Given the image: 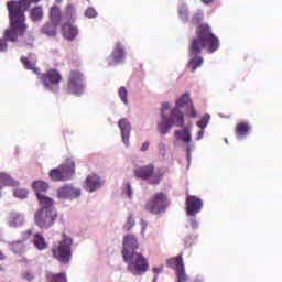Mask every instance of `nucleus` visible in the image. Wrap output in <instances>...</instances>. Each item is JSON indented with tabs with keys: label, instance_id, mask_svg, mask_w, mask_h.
<instances>
[{
	"label": "nucleus",
	"instance_id": "f257e3e1",
	"mask_svg": "<svg viewBox=\"0 0 282 282\" xmlns=\"http://www.w3.org/2000/svg\"><path fill=\"white\" fill-rule=\"evenodd\" d=\"M204 50L208 54H215L219 50V37L213 34V30L208 24H199L196 26V36L189 41L191 61L187 63V69L195 72L204 65V57L199 56Z\"/></svg>",
	"mask_w": 282,
	"mask_h": 282
},
{
	"label": "nucleus",
	"instance_id": "f03ea898",
	"mask_svg": "<svg viewBox=\"0 0 282 282\" xmlns=\"http://www.w3.org/2000/svg\"><path fill=\"white\" fill-rule=\"evenodd\" d=\"M9 12L10 28L4 31V39L11 43H17L19 36H24L28 32V24H25V14L21 13L17 9L7 6Z\"/></svg>",
	"mask_w": 282,
	"mask_h": 282
},
{
	"label": "nucleus",
	"instance_id": "7ed1b4c3",
	"mask_svg": "<svg viewBox=\"0 0 282 282\" xmlns=\"http://www.w3.org/2000/svg\"><path fill=\"white\" fill-rule=\"evenodd\" d=\"M72 243H74V239L62 234V240L52 247L54 259H57L61 263H69L72 259Z\"/></svg>",
	"mask_w": 282,
	"mask_h": 282
},
{
	"label": "nucleus",
	"instance_id": "20e7f679",
	"mask_svg": "<svg viewBox=\"0 0 282 282\" xmlns=\"http://www.w3.org/2000/svg\"><path fill=\"white\" fill-rule=\"evenodd\" d=\"M122 257L124 263H128V270L131 274H144L149 270V260L142 253L132 252Z\"/></svg>",
	"mask_w": 282,
	"mask_h": 282
},
{
	"label": "nucleus",
	"instance_id": "39448f33",
	"mask_svg": "<svg viewBox=\"0 0 282 282\" xmlns=\"http://www.w3.org/2000/svg\"><path fill=\"white\" fill-rule=\"evenodd\" d=\"M134 176L137 180H144L152 185H158L160 184V182H162V177H164V172H162V170L160 169L155 170V166H153V164H149L134 170Z\"/></svg>",
	"mask_w": 282,
	"mask_h": 282
},
{
	"label": "nucleus",
	"instance_id": "423d86ee",
	"mask_svg": "<svg viewBox=\"0 0 282 282\" xmlns=\"http://www.w3.org/2000/svg\"><path fill=\"white\" fill-rule=\"evenodd\" d=\"M169 204V196L162 192H159L155 193L145 204V210L152 215H162V213H166Z\"/></svg>",
	"mask_w": 282,
	"mask_h": 282
},
{
	"label": "nucleus",
	"instance_id": "0eeeda50",
	"mask_svg": "<svg viewBox=\"0 0 282 282\" xmlns=\"http://www.w3.org/2000/svg\"><path fill=\"white\" fill-rule=\"evenodd\" d=\"M75 171H76V164L74 163V161L68 159L59 167L51 170L50 178L53 182H65L67 180H72Z\"/></svg>",
	"mask_w": 282,
	"mask_h": 282
},
{
	"label": "nucleus",
	"instance_id": "6e6552de",
	"mask_svg": "<svg viewBox=\"0 0 282 282\" xmlns=\"http://www.w3.org/2000/svg\"><path fill=\"white\" fill-rule=\"evenodd\" d=\"M58 213L56 210L39 209L34 214V223L42 230H47L56 224Z\"/></svg>",
	"mask_w": 282,
	"mask_h": 282
},
{
	"label": "nucleus",
	"instance_id": "1a4fd4ad",
	"mask_svg": "<svg viewBox=\"0 0 282 282\" xmlns=\"http://www.w3.org/2000/svg\"><path fill=\"white\" fill-rule=\"evenodd\" d=\"M37 78L40 83H42L43 87H45V89H48V91H54V87L55 89H58L63 80V76L56 69H48L46 73L40 72Z\"/></svg>",
	"mask_w": 282,
	"mask_h": 282
},
{
	"label": "nucleus",
	"instance_id": "9d476101",
	"mask_svg": "<svg viewBox=\"0 0 282 282\" xmlns=\"http://www.w3.org/2000/svg\"><path fill=\"white\" fill-rule=\"evenodd\" d=\"M83 89H85L83 73H80V70H70L67 82V93L74 96H80Z\"/></svg>",
	"mask_w": 282,
	"mask_h": 282
},
{
	"label": "nucleus",
	"instance_id": "9b49d317",
	"mask_svg": "<svg viewBox=\"0 0 282 282\" xmlns=\"http://www.w3.org/2000/svg\"><path fill=\"white\" fill-rule=\"evenodd\" d=\"M185 204V210L188 217H195V215L202 213V208H204V202L199 197L193 195H187Z\"/></svg>",
	"mask_w": 282,
	"mask_h": 282
},
{
	"label": "nucleus",
	"instance_id": "f8f14e48",
	"mask_svg": "<svg viewBox=\"0 0 282 282\" xmlns=\"http://www.w3.org/2000/svg\"><path fill=\"white\" fill-rule=\"evenodd\" d=\"M138 248H140V243L138 242V238H135V236L126 235L123 237V250L121 252L122 257L133 254Z\"/></svg>",
	"mask_w": 282,
	"mask_h": 282
},
{
	"label": "nucleus",
	"instance_id": "ddd939ff",
	"mask_svg": "<svg viewBox=\"0 0 282 282\" xmlns=\"http://www.w3.org/2000/svg\"><path fill=\"white\" fill-rule=\"evenodd\" d=\"M39 1L41 0H20V1L10 0L9 2H7V6H9V8H12L13 10H17L22 14H25V12L30 10V6H32V3H39Z\"/></svg>",
	"mask_w": 282,
	"mask_h": 282
},
{
	"label": "nucleus",
	"instance_id": "4468645a",
	"mask_svg": "<svg viewBox=\"0 0 282 282\" xmlns=\"http://www.w3.org/2000/svg\"><path fill=\"white\" fill-rule=\"evenodd\" d=\"M57 196L59 199H76V197H80V189L72 186H64L57 191Z\"/></svg>",
	"mask_w": 282,
	"mask_h": 282
},
{
	"label": "nucleus",
	"instance_id": "2eb2a0df",
	"mask_svg": "<svg viewBox=\"0 0 282 282\" xmlns=\"http://www.w3.org/2000/svg\"><path fill=\"white\" fill-rule=\"evenodd\" d=\"M121 61H124V46L122 43H117L108 63L109 65H116L117 63H121Z\"/></svg>",
	"mask_w": 282,
	"mask_h": 282
},
{
	"label": "nucleus",
	"instance_id": "dca6fc26",
	"mask_svg": "<svg viewBox=\"0 0 282 282\" xmlns=\"http://www.w3.org/2000/svg\"><path fill=\"white\" fill-rule=\"evenodd\" d=\"M118 127L121 131L122 141L126 147H129V138L131 135V123L127 118L120 119Z\"/></svg>",
	"mask_w": 282,
	"mask_h": 282
},
{
	"label": "nucleus",
	"instance_id": "f3484780",
	"mask_svg": "<svg viewBox=\"0 0 282 282\" xmlns=\"http://www.w3.org/2000/svg\"><path fill=\"white\" fill-rule=\"evenodd\" d=\"M100 186H102V181L100 180V176H98L97 174L88 175L84 185L88 193H94V191H98Z\"/></svg>",
	"mask_w": 282,
	"mask_h": 282
},
{
	"label": "nucleus",
	"instance_id": "a211bd4d",
	"mask_svg": "<svg viewBox=\"0 0 282 282\" xmlns=\"http://www.w3.org/2000/svg\"><path fill=\"white\" fill-rule=\"evenodd\" d=\"M170 124H172V127H184V113L180 111V108L175 107L171 110Z\"/></svg>",
	"mask_w": 282,
	"mask_h": 282
},
{
	"label": "nucleus",
	"instance_id": "6ab92c4d",
	"mask_svg": "<svg viewBox=\"0 0 282 282\" xmlns=\"http://www.w3.org/2000/svg\"><path fill=\"white\" fill-rule=\"evenodd\" d=\"M250 131H252V126L246 121L237 123L235 128V133L238 140L250 135Z\"/></svg>",
	"mask_w": 282,
	"mask_h": 282
},
{
	"label": "nucleus",
	"instance_id": "aec40b11",
	"mask_svg": "<svg viewBox=\"0 0 282 282\" xmlns=\"http://www.w3.org/2000/svg\"><path fill=\"white\" fill-rule=\"evenodd\" d=\"M62 34H63L64 39H66L67 41H74V39H76V36H78V28H76L69 23H65L62 26Z\"/></svg>",
	"mask_w": 282,
	"mask_h": 282
},
{
	"label": "nucleus",
	"instance_id": "412c9836",
	"mask_svg": "<svg viewBox=\"0 0 282 282\" xmlns=\"http://www.w3.org/2000/svg\"><path fill=\"white\" fill-rule=\"evenodd\" d=\"M8 221H9V226H11V228H17L19 226H23L25 218L20 213L11 212L9 214Z\"/></svg>",
	"mask_w": 282,
	"mask_h": 282
},
{
	"label": "nucleus",
	"instance_id": "4be33fe9",
	"mask_svg": "<svg viewBox=\"0 0 282 282\" xmlns=\"http://www.w3.org/2000/svg\"><path fill=\"white\" fill-rule=\"evenodd\" d=\"M166 265L176 272L184 270V260L182 259V254L167 259Z\"/></svg>",
	"mask_w": 282,
	"mask_h": 282
},
{
	"label": "nucleus",
	"instance_id": "5701e85b",
	"mask_svg": "<svg viewBox=\"0 0 282 282\" xmlns=\"http://www.w3.org/2000/svg\"><path fill=\"white\" fill-rule=\"evenodd\" d=\"M21 63L25 67V69H29L30 72L36 74V76L41 74V69L36 67V62L30 59V57L22 56Z\"/></svg>",
	"mask_w": 282,
	"mask_h": 282
},
{
	"label": "nucleus",
	"instance_id": "b1692460",
	"mask_svg": "<svg viewBox=\"0 0 282 282\" xmlns=\"http://www.w3.org/2000/svg\"><path fill=\"white\" fill-rule=\"evenodd\" d=\"M32 243L36 250H47L48 248L47 241H45V237H43L41 234H35L33 236Z\"/></svg>",
	"mask_w": 282,
	"mask_h": 282
},
{
	"label": "nucleus",
	"instance_id": "393cba45",
	"mask_svg": "<svg viewBox=\"0 0 282 282\" xmlns=\"http://www.w3.org/2000/svg\"><path fill=\"white\" fill-rule=\"evenodd\" d=\"M171 127H173V123H170L169 118L163 113L162 122L158 124L159 133H161V135H166V133L171 131Z\"/></svg>",
	"mask_w": 282,
	"mask_h": 282
},
{
	"label": "nucleus",
	"instance_id": "a878e982",
	"mask_svg": "<svg viewBox=\"0 0 282 282\" xmlns=\"http://www.w3.org/2000/svg\"><path fill=\"white\" fill-rule=\"evenodd\" d=\"M37 199L42 206L40 210H56V208H54V200H52V198L43 195L37 196Z\"/></svg>",
	"mask_w": 282,
	"mask_h": 282
},
{
	"label": "nucleus",
	"instance_id": "bb28decb",
	"mask_svg": "<svg viewBox=\"0 0 282 282\" xmlns=\"http://www.w3.org/2000/svg\"><path fill=\"white\" fill-rule=\"evenodd\" d=\"M32 186L35 191L36 197H42L43 193H46L47 188H50V185L43 181H35Z\"/></svg>",
	"mask_w": 282,
	"mask_h": 282
},
{
	"label": "nucleus",
	"instance_id": "cd10ccee",
	"mask_svg": "<svg viewBox=\"0 0 282 282\" xmlns=\"http://www.w3.org/2000/svg\"><path fill=\"white\" fill-rule=\"evenodd\" d=\"M46 281L47 282H67V273L46 272Z\"/></svg>",
	"mask_w": 282,
	"mask_h": 282
},
{
	"label": "nucleus",
	"instance_id": "c85d7f7f",
	"mask_svg": "<svg viewBox=\"0 0 282 282\" xmlns=\"http://www.w3.org/2000/svg\"><path fill=\"white\" fill-rule=\"evenodd\" d=\"M182 107H193V101L191 100V95L188 93L183 94L176 100V108L182 109Z\"/></svg>",
	"mask_w": 282,
	"mask_h": 282
},
{
	"label": "nucleus",
	"instance_id": "c756f323",
	"mask_svg": "<svg viewBox=\"0 0 282 282\" xmlns=\"http://www.w3.org/2000/svg\"><path fill=\"white\" fill-rule=\"evenodd\" d=\"M50 17H51L52 23H55L58 25V23H61V21H63L61 8H58L56 6L52 7L51 11H50Z\"/></svg>",
	"mask_w": 282,
	"mask_h": 282
},
{
	"label": "nucleus",
	"instance_id": "7c9ffc66",
	"mask_svg": "<svg viewBox=\"0 0 282 282\" xmlns=\"http://www.w3.org/2000/svg\"><path fill=\"white\" fill-rule=\"evenodd\" d=\"M56 23L54 22H47L42 26V33L46 36H56Z\"/></svg>",
	"mask_w": 282,
	"mask_h": 282
},
{
	"label": "nucleus",
	"instance_id": "2f4dec72",
	"mask_svg": "<svg viewBox=\"0 0 282 282\" xmlns=\"http://www.w3.org/2000/svg\"><path fill=\"white\" fill-rule=\"evenodd\" d=\"M177 140H183V142H191V131L185 128L184 130H176L174 133Z\"/></svg>",
	"mask_w": 282,
	"mask_h": 282
},
{
	"label": "nucleus",
	"instance_id": "473e14b6",
	"mask_svg": "<svg viewBox=\"0 0 282 282\" xmlns=\"http://www.w3.org/2000/svg\"><path fill=\"white\" fill-rule=\"evenodd\" d=\"M31 19L32 21H41L43 19V8L35 7L31 10Z\"/></svg>",
	"mask_w": 282,
	"mask_h": 282
},
{
	"label": "nucleus",
	"instance_id": "72a5a7b5",
	"mask_svg": "<svg viewBox=\"0 0 282 282\" xmlns=\"http://www.w3.org/2000/svg\"><path fill=\"white\" fill-rule=\"evenodd\" d=\"M118 94H119L120 100L123 101V105H129V99H128L129 91L127 90V88L124 86H121L119 88Z\"/></svg>",
	"mask_w": 282,
	"mask_h": 282
},
{
	"label": "nucleus",
	"instance_id": "f704fd0d",
	"mask_svg": "<svg viewBox=\"0 0 282 282\" xmlns=\"http://www.w3.org/2000/svg\"><path fill=\"white\" fill-rule=\"evenodd\" d=\"M208 122H210V115H205L199 121L196 122V126L204 130L206 127H208Z\"/></svg>",
	"mask_w": 282,
	"mask_h": 282
},
{
	"label": "nucleus",
	"instance_id": "c9c22d12",
	"mask_svg": "<svg viewBox=\"0 0 282 282\" xmlns=\"http://www.w3.org/2000/svg\"><path fill=\"white\" fill-rule=\"evenodd\" d=\"M176 282H187L188 275L186 274V269H181L180 271H176Z\"/></svg>",
	"mask_w": 282,
	"mask_h": 282
},
{
	"label": "nucleus",
	"instance_id": "e433bc0d",
	"mask_svg": "<svg viewBox=\"0 0 282 282\" xmlns=\"http://www.w3.org/2000/svg\"><path fill=\"white\" fill-rule=\"evenodd\" d=\"M135 226V219L133 218V215H130L126 221V230H131Z\"/></svg>",
	"mask_w": 282,
	"mask_h": 282
},
{
	"label": "nucleus",
	"instance_id": "4c0bfd02",
	"mask_svg": "<svg viewBox=\"0 0 282 282\" xmlns=\"http://www.w3.org/2000/svg\"><path fill=\"white\" fill-rule=\"evenodd\" d=\"M178 14L182 21H188V9L186 7H182L178 11Z\"/></svg>",
	"mask_w": 282,
	"mask_h": 282
},
{
	"label": "nucleus",
	"instance_id": "58836bf2",
	"mask_svg": "<svg viewBox=\"0 0 282 282\" xmlns=\"http://www.w3.org/2000/svg\"><path fill=\"white\" fill-rule=\"evenodd\" d=\"M14 197H18L19 199H25V197H28V189H15Z\"/></svg>",
	"mask_w": 282,
	"mask_h": 282
},
{
	"label": "nucleus",
	"instance_id": "ea45409f",
	"mask_svg": "<svg viewBox=\"0 0 282 282\" xmlns=\"http://www.w3.org/2000/svg\"><path fill=\"white\" fill-rule=\"evenodd\" d=\"M85 14L88 17V19H96V17H98V12H96V9L94 8H88Z\"/></svg>",
	"mask_w": 282,
	"mask_h": 282
},
{
	"label": "nucleus",
	"instance_id": "a19ab883",
	"mask_svg": "<svg viewBox=\"0 0 282 282\" xmlns=\"http://www.w3.org/2000/svg\"><path fill=\"white\" fill-rule=\"evenodd\" d=\"M22 278L24 279V281H28V282H32L35 279L34 273L32 271H25L22 274Z\"/></svg>",
	"mask_w": 282,
	"mask_h": 282
},
{
	"label": "nucleus",
	"instance_id": "79ce46f5",
	"mask_svg": "<svg viewBox=\"0 0 282 282\" xmlns=\"http://www.w3.org/2000/svg\"><path fill=\"white\" fill-rule=\"evenodd\" d=\"M203 19H204V15H203L202 13H196V14H194V17L192 18V23L197 24V23L202 22Z\"/></svg>",
	"mask_w": 282,
	"mask_h": 282
},
{
	"label": "nucleus",
	"instance_id": "37998d69",
	"mask_svg": "<svg viewBox=\"0 0 282 282\" xmlns=\"http://www.w3.org/2000/svg\"><path fill=\"white\" fill-rule=\"evenodd\" d=\"M34 234V231L32 229H29L26 231L22 232V239L24 241H28V239H30L32 237V235Z\"/></svg>",
	"mask_w": 282,
	"mask_h": 282
},
{
	"label": "nucleus",
	"instance_id": "c03bdc74",
	"mask_svg": "<svg viewBox=\"0 0 282 282\" xmlns=\"http://www.w3.org/2000/svg\"><path fill=\"white\" fill-rule=\"evenodd\" d=\"M8 50V41L6 39H0V52H6Z\"/></svg>",
	"mask_w": 282,
	"mask_h": 282
},
{
	"label": "nucleus",
	"instance_id": "a18cd8bd",
	"mask_svg": "<svg viewBox=\"0 0 282 282\" xmlns=\"http://www.w3.org/2000/svg\"><path fill=\"white\" fill-rule=\"evenodd\" d=\"M191 108L189 118H197V111H195V106H188Z\"/></svg>",
	"mask_w": 282,
	"mask_h": 282
},
{
	"label": "nucleus",
	"instance_id": "49530a36",
	"mask_svg": "<svg viewBox=\"0 0 282 282\" xmlns=\"http://www.w3.org/2000/svg\"><path fill=\"white\" fill-rule=\"evenodd\" d=\"M189 224H191L193 230H195L197 228V220L195 218L189 219Z\"/></svg>",
	"mask_w": 282,
	"mask_h": 282
},
{
	"label": "nucleus",
	"instance_id": "de8ad7c7",
	"mask_svg": "<svg viewBox=\"0 0 282 282\" xmlns=\"http://www.w3.org/2000/svg\"><path fill=\"white\" fill-rule=\"evenodd\" d=\"M73 12H74V6L68 4V6L66 7V13H67V14H73Z\"/></svg>",
	"mask_w": 282,
	"mask_h": 282
},
{
	"label": "nucleus",
	"instance_id": "09e8293b",
	"mask_svg": "<svg viewBox=\"0 0 282 282\" xmlns=\"http://www.w3.org/2000/svg\"><path fill=\"white\" fill-rule=\"evenodd\" d=\"M150 144H151V143H149V141H145V142L142 144V147H141V151H148Z\"/></svg>",
	"mask_w": 282,
	"mask_h": 282
},
{
	"label": "nucleus",
	"instance_id": "8fccbe9b",
	"mask_svg": "<svg viewBox=\"0 0 282 282\" xmlns=\"http://www.w3.org/2000/svg\"><path fill=\"white\" fill-rule=\"evenodd\" d=\"M127 187H128V196L133 197V191L131 189V183H127Z\"/></svg>",
	"mask_w": 282,
	"mask_h": 282
},
{
	"label": "nucleus",
	"instance_id": "3c124183",
	"mask_svg": "<svg viewBox=\"0 0 282 282\" xmlns=\"http://www.w3.org/2000/svg\"><path fill=\"white\" fill-rule=\"evenodd\" d=\"M152 270L154 273H156V275L154 276V281H158V274H160V272H162V270H160V268H158V267H154Z\"/></svg>",
	"mask_w": 282,
	"mask_h": 282
},
{
	"label": "nucleus",
	"instance_id": "603ef678",
	"mask_svg": "<svg viewBox=\"0 0 282 282\" xmlns=\"http://www.w3.org/2000/svg\"><path fill=\"white\" fill-rule=\"evenodd\" d=\"M170 107H171V106L169 105V102H164V104L162 105V112L164 113V111L169 110Z\"/></svg>",
	"mask_w": 282,
	"mask_h": 282
},
{
	"label": "nucleus",
	"instance_id": "864d4df0",
	"mask_svg": "<svg viewBox=\"0 0 282 282\" xmlns=\"http://www.w3.org/2000/svg\"><path fill=\"white\" fill-rule=\"evenodd\" d=\"M203 138H204V130L202 129L200 131H198L196 140H202Z\"/></svg>",
	"mask_w": 282,
	"mask_h": 282
},
{
	"label": "nucleus",
	"instance_id": "5fc2aeb1",
	"mask_svg": "<svg viewBox=\"0 0 282 282\" xmlns=\"http://www.w3.org/2000/svg\"><path fill=\"white\" fill-rule=\"evenodd\" d=\"M166 145L164 143H159V151H165Z\"/></svg>",
	"mask_w": 282,
	"mask_h": 282
},
{
	"label": "nucleus",
	"instance_id": "6e6d98bb",
	"mask_svg": "<svg viewBox=\"0 0 282 282\" xmlns=\"http://www.w3.org/2000/svg\"><path fill=\"white\" fill-rule=\"evenodd\" d=\"M13 248H20V252H23V245L21 243H15Z\"/></svg>",
	"mask_w": 282,
	"mask_h": 282
},
{
	"label": "nucleus",
	"instance_id": "4d7b16f0",
	"mask_svg": "<svg viewBox=\"0 0 282 282\" xmlns=\"http://www.w3.org/2000/svg\"><path fill=\"white\" fill-rule=\"evenodd\" d=\"M205 6H210L215 0H202Z\"/></svg>",
	"mask_w": 282,
	"mask_h": 282
},
{
	"label": "nucleus",
	"instance_id": "13d9d810",
	"mask_svg": "<svg viewBox=\"0 0 282 282\" xmlns=\"http://www.w3.org/2000/svg\"><path fill=\"white\" fill-rule=\"evenodd\" d=\"M26 45H29L30 47H32V45H34V39H31V40L26 43Z\"/></svg>",
	"mask_w": 282,
	"mask_h": 282
},
{
	"label": "nucleus",
	"instance_id": "bf43d9fd",
	"mask_svg": "<svg viewBox=\"0 0 282 282\" xmlns=\"http://www.w3.org/2000/svg\"><path fill=\"white\" fill-rule=\"evenodd\" d=\"M6 259V256H3V252L0 251V261H3Z\"/></svg>",
	"mask_w": 282,
	"mask_h": 282
},
{
	"label": "nucleus",
	"instance_id": "052dcab7",
	"mask_svg": "<svg viewBox=\"0 0 282 282\" xmlns=\"http://www.w3.org/2000/svg\"><path fill=\"white\" fill-rule=\"evenodd\" d=\"M56 3H63V0H55Z\"/></svg>",
	"mask_w": 282,
	"mask_h": 282
},
{
	"label": "nucleus",
	"instance_id": "680f3d73",
	"mask_svg": "<svg viewBox=\"0 0 282 282\" xmlns=\"http://www.w3.org/2000/svg\"><path fill=\"white\" fill-rule=\"evenodd\" d=\"M1 270H3V267H2V265H0V271H1Z\"/></svg>",
	"mask_w": 282,
	"mask_h": 282
}]
</instances>
